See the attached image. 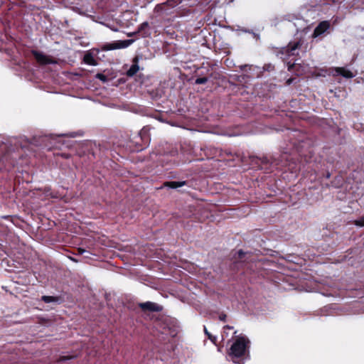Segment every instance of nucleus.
<instances>
[{
    "instance_id": "20",
    "label": "nucleus",
    "mask_w": 364,
    "mask_h": 364,
    "mask_svg": "<svg viewBox=\"0 0 364 364\" xmlns=\"http://www.w3.org/2000/svg\"><path fill=\"white\" fill-rule=\"evenodd\" d=\"M208 78L207 77H197L195 80V84H196V85L205 84L208 82Z\"/></svg>"
},
{
    "instance_id": "7",
    "label": "nucleus",
    "mask_w": 364,
    "mask_h": 364,
    "mask_svg": "<svg viewBox=\"0 0 364 364\" xmlns=\"http://www.w3.org/2000/svg\"><path fill=\"white\" fill-rule=\"evenodd\" d=\"M138 306L144 312H160L163 310L162 306L151 301L139 303Z\"/></svg>"
},
{
    "instance_id": "15",
    "label": "nucleus",
    "mask_w": 364,
    "mask_h": 364,
    "mask_svg": "<svg viewBox=\"0 0 364 364\" xmlns=\"http://www.w3.org/2000/svg\"><path fill=\"white\" fill-rule=\"evenodd\" d=\"M134 63L131 65L129 69L127 71L126 74L128 77H133L139 70V67L137 64L138 59L135 58L134 59Z\"/></svg>"
},
{
    "instance_id": "17",
    "label": "nucleus",
    "mask_w": 364,
    "mask_h": 364,
    "mask_svg": "<svg viewBox=\"0 0 364 364\" xmlns=\"http://www.w3.org/2000/svg\"><path fill=\"white\" fill-rule=\"evenodd\" d=\"M41 300L45 303L58 302L60 301V297L53 296H42Z\"/></svg>"
},
{
    "instance_id": "24",
    "label": "nucleus",
    "mask_w": 364,
    "mask_h": 364,
    "mask_svg": "<svg viewBox=\"0 0 364 364\" xmlns=\"http://www.w3.org/2000/svg\"><path fill=\"white\" fill-rule=\"evenodd\" d=\"M74 358H75V356L63 355V356H60V358L58 359V361L59 362H63V361H66V360L73 359Z\"/></svg>"
},
{
    "instance_id": "28",
    "label": "nucleus",
    "mask_w": 364,
    "mask_h": 364,
    "mask_svg": "<svg viewBox=\"0 0 364 364\" xmlns=\"http://www.w3.org/2000/svg\"><path fill=\"white\" fill-rule=\"evenodd\" d=\"M224 328L223 333H226L225 330H227V329H228V330L232 329V328H233V327H232V326H229V325H226V326H224V328Z\"/></svg>"
},
{
    "instance_id": "3",
    "label": "nucleus",
    "mask_w": 364,
    "mask_h": 364,
    "mask_svg": "<svg viewBox=\"0 0 364 364\" xmlns=\"http://www.w3.org/2000/svg\"><path fill=\"white\" fill-rule=\"evenodd\" d=\"M19 157L18 153L12 151L6 144L0 142V171L11 170L16 166Z\"/></svg>"
},
{
    "instance_id": "13",
    "label": "nucleus",
    "mask_w": 364,
    "mask_h": 364,
    "mask_svg": "<svg viewBox=\"0 0 364 364\" xmlns=\"http://www.w3.org/2000/svg\"><path fill=\"white\" fill-rule=\"evenodd\" d=\"M335 70L338 75L346 78H352L354 76L350 70H347L345 68L338 67L336 68Z\"/></svg>"
},
{
    "instance_id": "8",
    "label": "nucleus",
    "mask_w": 364,
    "mask_h": 364,
    "mask_svg": "<svg viewBox=\"0 0 364 364\" xmlns=\"http://www.w3.org/2000/svg\"><path fill=\"white\" fill-rule=\"evenodd\" d=\"M247 252H245L242 250H240L239 251L236 252L233 255L234 267H238L239 266H241L242 263L245 262L247 259Z\"/></svg>"
},
{
    "instance_id": "22",
    "label": "nucleus",
    "mask_w": 364,
    "mask_h": 364,
    "mask_svg": "<svg viewBox=\"0 0 364 364\" xmlns=\"http://www.w3.org/2000/svg\"><path fill=\"white\" fill-rule=\"evenodd\" d=\"M263 69L264 71L272 72L274 70V65L271 63L264 64Z\"/></svg>"
},
{
    "instance_id": "21",
    "label": "nucleus",
    "mask_w": 364,
    "mask_h": 364,
    "mask_svg": "<svg viewBox=\"0 0 364 364\" xmlns=\"http://www.w3.org/2000/svg\"><path fill=\"white\" fill-rule=\"evenodd\" d=\"M95 77L100 80H101L102 82H107L108 80V77L102 74V73H97L96 75H95Z\"/></svg>"
},
{
    "instance_id": "14",
    "label": "nucleus",
    "mask_w": 364,
    "mask_h": 364,
    "mask_svg": "<svg viewBox=\"0 0 364 364\" xmlns=\"http://www.w3.org/2000/svg\"><path fill=\"white\" fill-rule=\"evenodd\" d=\"M83 62L90 65H97V61L95 59L93 55L90 52H87L83 57Z\"/></svg>"
},
{
    "instance_id": "11",
    "label": "nucleus",
    "mask_w": 364,
    "mask_h": 364,
    "mask_svg": "<svg viewBox=\"0 0 364 364\" xmlns=\"http://www.w3.org/2000/svg\"><path fill=\"white\" fill-rule=\"evenodd\" d=\"M128 43L125 41H117L111 43H107L103 46L102 50H112L114 49L122 48H124L128 46Z\"/></svg>"
},
{
    "instance_id": "5",
    "label": "nucleus",
    "mask_w": 364,
    "mask_h": 364,
    "mask_svg": "<svg viewBox=\"0 0 364 364\" xmlns=\"http://www.w3.org/2000/svg\"><path fill=\"white\" fill-rule=\"evenodd\" d=\"M151 128L149 126H144L137 136L130 141V148L132 151H139L146 148L151 141Z\"/></svg>"
},
{
    "instance_id": "2",
    "label": "nucleus",
    "mask_w": 364,
    "mask_h": 364,
    "mask_svg": "<svg viewBox=\"0 0 364 364\" xmlns=\"http://www.w3.org/2000/svg\"><path fill=\"white\" fill-rule=\"evenodd\" d=\"M250 341L245 336H238L232 344L228 355L231 360L237 364H244L246 355H249Z\"/></svg>"
},
{
    "instance_id": "32",
    "label": "nucleus",
    "mask_w": 364,
    "mask_h": 364,
    "mask_svg": "<svg viewBox=\"0 0 364 364\" xmlns=\"http://www.w3.org/2000/svg\"><path fill=\"white\" fill-rule=\"evenodd\" d=\"M326 178H330V173H328L326 174Z\"/></svg>"
},
{
    "instance_id": "16",
    "label": "nucleus",
    "mask_w": 364,
    "mask_h": 364,
    "mask_svg": "<svg viewBox=\"0 0 364 364\" xmlns=\"http://www.w3.org/2000/svg\"><path fill=\"white\" fill-rule=\"evenodd\" d=\"M178 3H179L178 0H167L166 2H164L163 4H157L156 6V9H157L158 11L159 9L162 10L165 6H168L171 8H173L176 6H177L178 4Z\"/></svg>"
},
{
    "instance_id": "12",
    "label": "nucleus",
    "mask_w": 364,
    "mask_h": 364,
    "mask_svg": "<svg viewBox=\"0 0 364 364\" xmlns=\"http://www.w3.org/2000/svg\"><path fill=\"white\" fill-rule=\"evenodd\" d=\"M188 181H166L163 183V186L167 187L169 188L176 189L178 188L187 186Z\"/></svg>"
},
{
    "instance_id": "18",
    "label": "nucleus",
    "mask_w": 364,
    "mask_h": 364,
    "mask_svg": "<svg viewBox=\"0 0 364 364\" xmlns=\"http://www.w3.org/2000/svg\"><path fill=\"white\" fill-rule=\"evenodd\" d=\"M50 191H51V189H50V187H46L45 188L46 193L47 195L50 196L51 198H60V196H58V192H50V193H49Z\"/></svg>"
},
{
    "instance_id": "19",
    "label": "nucleus",
    "mask_w": 364,
    "mask_h": 364,
    "mask_svg": "<svg viewBox=\"0 0 364 364\" xmlns=\"http://www.w3.org/2000/svg\"><path fill=\"white\" fill-rule=\"evenodd\" d=\"M204 333L208 336V339L211 341L214 344H216L217 338L209 333L205 326H204Z\"/></svg>"
},
{
    "instance_id": "23",
    "label": "nucleus",
    "mask_w": 364,
    "mask_h": 364,
    "mask_svg": "<svg viewBox=\"0 0 364 364\" xmlns=\"http://www.w3.org/2000/svg\"><path fill=\"white\" fill-rule=\"evenodd\" d=\"M355 224L357 226L364 227V215L360 217L359 219L355 220Z\"/></svg>"
},
{
    "instance_id": "1",
    "label": "nucleus",
    "mask_w": 364,
    "mask_h": 364,
    "mask_svg": "<svg viewBox=\"0 0 364 364\" xmlns=\"http://www.w3.org/2000/svg\"><path fill=\"white\" fill-rule=\"evenodd\" d=\"M198 149H194V153L198 157L197 160H204L205 159L219 158L220 160L227 161H234L237 160L239 162H248L252 168L257 170H263L265 173H271L273 168L282 169L287 168L291 172H296L300 167L296 163L295 159L290 154L282 153L279 157L271 156H262V157L256 155H249L246 156L243 153L232 151L230 149H222L212 145H205L200 146L199 153Z\"/></svg>"
},
{
    "instance_id": "31",
    "label": "nucleus",
    "mask_w": 364,
    "mask_h": 364,
    "mask_svg": "<svg viewBox=\"0 0 364 364\" xmlns=\"http://www.w3.org/2000/svg\"><path fill=\"white\" fill-rule=\"evenodd\" d=\"M63 156L65 157V159H68L69 157V154H63Z\"/></svg>"
},
{
    "instance_id": "4",
    "label": "nucleus",
    "mask_w": 364,
    "mask_h": 364,
    "mask_svg": "<svg viewBox=\"0 0 364 364\" xmlns=\"http://www.w3.org/2000/svg\"><path fill=\"white\" fill-rule=\"evenodd\" d=\"M304 43V40L302 38H296L290 41L287 46L280 48L277 51V55L279 56L283 60H288L290 57L299 56V50Z\"/></svg>"
},
{
    "instance_id": "10",
    "label": "nucleus",
    "mask_w": 364,
    "mask_h": 364,
    "mask_svg": "<svg viewBox=\"0 0 364 364\" xmlns=\"http://www.w3.org/2000/svg\"><path fill=\"white\" fill-rule=\"evenodd\" d=\"M136 34H139L141 38H146L150 36L151 31L149 23L145 21L141 23L139 26L137 31L133 33L131 36H134Z\"/></svg>"
},
{
    "instance_id": "27",
    "label": "nucleus",
    "mask_w": 364,
    "mask_h": 364,
    "mask_svg": "<svg viewBox=\"0 0 364 364\" xmlns=\"http://www.w3.org/2000/svg\"><path fill=\"white\" fill-rule=\"evenodd\" d=\"M294 78H293V77H290V78H289V79L287 80L286 84H287V85H290L294 82Z\"/></svg>"
},
{
    "instance_id": "29",
    "label": "nucleus",
    "mask_w": 364,
    "mask_h": 364,
    "mask_svg": "<svg viewBox=\"0 0 364 364\" xmlns=\"http://www.w3.org/2000/svg\"><path fill=\"white\" fill-rule=\"evenodd\" d=\"M247 67H249V65H241V66H240V69H241L242 70H245V68H247Z\"/></svg>"
},
{
    "instance_id": "26",
    "label": "nucleus",
    "mask_w": 364,
    "mask_h": 364,
    "mask_svg": "<svg viewBox=\"0 0 364 364\" xmlns=\"http://www.w3.org/2000/svg\"><path fill=\"white\" fill-rule=\"evenodd\" d=\"M226 318H227V316L226 314H222L219 316V318L220 321H226Z\"/></svg>"
},
{
    "instance_id": "30",
    "label": "nucleus",
    "mask_w": 364,
    "mask_h": 364,
    "mask_svg": "<svg viewBox=\"0 0 364 364\" xmlns=\"http://www.w3.org/2000/svg\"><path fill=\"white\" fill-rule=\"evenodd\" d=\"M78 252H79L80 254H82L85 252V250L81 249V248H78Z\"/></svg>"
},
{
    "instance_id": "6",
    "label": "nucleus",
    "mask_w": 364,
    "mask_h": 364,
    "mask_svg": "<svg viewBox=\"0 0 364 364\" xmlns=\"http://www.w3.org/2000/svg\"><path fill=\"white\" fill-rule=\"evenodd\" d=\"M33 56L35 58L36 60L42 65L55 64L56 61L50 56L44 55L43 53L39 52L36 50H33L31 51Z\"/></svg>"
},
{
    "instance_id": "9",
    "label": "nucleus",
    "mask_w": 364,
    "mask_h": 364,
    "mask_svg": "<svg viewBox=\"0 0 364 364\" xmlns=\"http://www.w3.org/2000/svg\"><path fill=\"white\" fill-rule=\"evenodd\" d=\"M331 24L328 21H323L320 22L318 26L314 28L312 36L316 38L323 34L330 28Z\"/></svg>"
},
{
    "instance_id": "25",
    "label": "nucleus",
    "mask_w": 364,
    "mask_h": 364,
    "mask_svg": "<svg viewBox=\"0 0 364 364\" xmlns=\"http://www.w3.org/2000/svg\"><path fill=\"white\" fill-rule=\"evenodd\" d=\"M297 66V65L296 63H288V70L289 71H291V72H293L294 71V68Z\"/></svg>"
}]
</instances>
